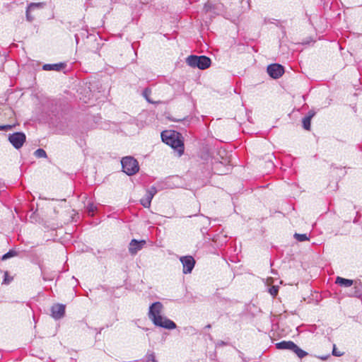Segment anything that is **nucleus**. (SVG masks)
I'll list each match as a JSON object with an SVG mask.
<instances>
[{"mask_svg":"<svg viewBox=\"0 0 362 362\" xmlns=\"http://www.w3.org/2000/svg\"><path fill=\"white\" fill-rule=\"evenodd\" d=\"M86 209L89 215L93 216L94 212L97 210V206L93 203H88Z\"/></svg>","mask_w":362,"mask_h":362,"instance_id":"obj_16","label":"nucleus"},{"mask_svg":"<svg viewBox=\"0 0 362 362\" xmlns=\"http://www.w3.org/2000/svg\"><path fill=\"white\" fill-rule=\"evenodd\" d=\"M291 351L293 353H295L298 356V357L300 358H303V357H305L308 355V353L306 351L301 349L296 344H294V347L292 348Z\"/></svg>","mask_w":362,"mask_h":362,"instance_id":"obj_15","label":"nucleus"},{"mask_svg":"<svg viewBox=\"0 0 362 362\" xmlns=\"http://www.w3.org/2000/svg\"><path fill=\"white\" fill-rule=\"evenodd\" d=\"M16 254V252L11 250L2 256V259L3 260L7 259L9 257L15 256Z\"/></svg>","mask_w":362,"mask_h":362,"instance_id":"obj_22","label":"nucleus"},{"mask_svg":"<svg viewBox=\"0 0 362 362\" xmlns=\"http://www.w3.org/2000/svg\"><path fill=\"white\" fill-rule=\"evenodd\" d=\"M327 357H328V356H320V357H319V358H320L321 360L325 361V360H326V359L327 358Z\"/></svg>","mask_w":362,"mask_h":362,"instance_id":"obj_28","label":"nucleus"},{"mask_svg":"<svg viewBox=\"0 0 362 362\" xmlns=\"http://www.w3.org/2000/svg\"><path fill=\"white\" fill-rule=\"evenodd\" d=\"M163 305L160 302H155L149 307L148 317L157 326L167 329L176 328V324L171 320L163 316Z\"/></svg>","mask_w":362,"mask_h":362,"instance_id":"obj_1","label":"nucleus"},{"mask_svg":"<svg viewBox=\"0 0 362 362\" xmlns=\"http://www.w3.org/2000/svg\"><path fill=\"white\" fill-rule=\"evenodd\" d=\"M183 267V273L190 274L195 265V260L192 256H183L180 258Z\"/></svg>","mask_w":362,"mask_h":362,"instance_id":"obj_6","label":"nucleus"},{"mask_svg":"<svg viewBox=\"0 0 362 362\" xmlns=\"http://www.w3.org/2000/svg\"><path fill=\"white\" fill-rule=\"evenodd\" d=\"M45 5L43 2L40 3H30L26 9V19L29 22H32L34 20V17L30 15V12L34 9L42 8Z\"/></svg>","mask_w":362,"mask_h":362,"instance_id":"obj_10","label":"nucleus"},{"mask_svg":"<svg viewBox=\"0 0 362 362\" xmlns=\"http://www.w3.org/2000/svg\"><path fill=\"white\" fill-rule=\"evenodd\" d=\"M267 73L273 78H279L284 73V67L277 64L269 65L267 66Z\"/></svg>","mask_w":362,"mask_h":362,"instance_id":"obj_7","label":"nucleus"},{"mask_svg":"<svg viewBox=\"0 0 362 362\" xmlns=\"http://www.w3.org/2000/svg\"><path fill=\"white\" fill-rule=\"evenodd\" d=\"M310 121H311V119L309 117H307L306 116L303 119L302 123H303V127L305 129L310 130Z\"/></svg>","mask_w":362,"mask_h":362,"instance_id":"obj_18","label":"nucleus"},{"mask_svg":"<svg viewBox=\"0 0 362 362\" xmlns=\"http://www.w3.org/2000/svg\"><path fill=\"white\" fill-rule=\"evenodd\" d=\"M75 38H76V42L78 43V37L77 35H75Z\"/></svg>","mask_w":362,"mask_h":362,"instance_id":"obj_29","label":"nucleus"},{"mask_svg":"<svg viewBox=\"0 0 362 362\" xmlns=\"http://www.w3.org/2000/svg\"><path fill=\"white\" fill-rule=\"evenodd\" d=\"M337 284L344 287H349L353 285V280L344 279L340 276H337L335 281Z\"/></svg>","mask_w":362,"mask_h":362,"instance_id":"obj_13","label":"nucleus"},{"mask_svg":"<svg viewBox=\"0 0 362 362\" xmlns=\"http://www.w3.org/2000/svg\"><path fill=\"white\" fill-rule=\"evenodd\" d=\"M151 200H152V195H151V194H146L145 197H143L142 199H141L140 202H141V204L144 207L149 208L150 206H151Z\"/></svg>","mask_w":362,"mask_h":362,"instance_id":"obj_14","label":"nucleus"},{"mask_svg":"<svg viewBox=\"0 0 362 362\" xmlns=\"http://www.w3.org/2000/svg\"><path fill=\"white\" fill-rule=\"evenodd\" d=\"M294 342L291 341H282L276 344V346L279 349H288L292 350V348L294 347Z\"/></svg>","mask_w":362,"mask_h":362,"instance_id":"obj_12","label":"nucleus"},{"mask_svg":"<svg viewBox=\"0 0 362 362\" xmlns=\"http://www.w3.org/2000/svg\"><path fill=\"white\" fill-rule=\"evenodd\" d=\"M146 241H137L135 239L131 240L129 247V251L132 255H136L138 251L141 250L145 245Z\"/></svg>","mask_w":362,"mask_h":362,"instance_id":"obj_9","label":"nucleus"},{"mask_svg":"<svg viewBox=\"0 0 362 362\" xmlns=\"http://www.w3.org/2000/svg\"><path fill=\"white\" fill-rule=\"evenodd\" d=\"M186 62L192 68H199L202 70L209 68L211 63L210 58L204 55H190L187 58Z\"/></svg>","mask_w":362,"mask_h":362,"instance_id":"obj_3","label":"nucleus"},{"mask_svg":"<svg viewBox=\"0 0 362 362\" xmlns=\"http://www.w3.org/2000/svg\"><path fill=\"white\" fill-rule=\"evenodd\" d=\"M8 272H5L4 274V283L6 284H8L10 283V281H11V279H8Z\"/></svg>","mask_w":362,"mask_h":362,"instance_id":"obj_25","label":"nucleus"},{"mask_svg":"<svg viewBox=\"0 0 362 362\" xmlns=\"http://www.w3.org/2000/svg\"><path fill=\"white\" fill-rule=\"evenodd\" d=\"M121 164L123 172L128 175H133L139 170L137 160L132 156L123 158L121 160Z\"/></svg>","mask_w":362,"mask_h":362,"instance_id":"obj_4","label":"nucleus"},{"mask_svg":"<svg viewBox=\"0 0 362 362\" xmlns=\"http://www.w3.org/2000/svg\"><path fill=\"white\" fill-rule=\"evenodd\" d=\"M315 115V112L313 110H310L308 112V115L306 117H309L311 119L314 117Z\"/></svg>","mask_w":362,"mask_h":362,"instance_id":"obj_27","label":"nucleus"},{"mask_svg":"<svg viewBox=\"0 0 362 362\" xmlns=\"http://www.w3.org/2000/svg\"><path fill=\"white\" fill-rule=\"evenodd\" d=\"M146 362H157L155 354L153 352H148L146 355Z\"/></svg>","mask_w":362,"mask_h":362,"instance_id":"obj_20","label":"nucleus"},{"mask_svg":"<svg viewBox=\"0 0 362 362\" xmlns=\"http://www.w3.org/2000/svg\"><path fill=\"white\" fill-rule=\"evenodd\" d=\"M65 63H58V64H45L42 66V69L44 71H59L66 67Z\"/></svg>","mask_w":362,"mask_h":362,"instance_id":"obj_11","label":"nucleus"},{"mask_svg":"<svg viewBox=\"0 0 362 362\" xmlns=\"http://www.w3.org/2000/svg\"><path fill=\"white\" fill-rule=\"evenodd\" d=\"M156 192H157L156 188L155 187H151V189H149L147 191L146 194H151L152 199H153L154 195L156 194Z\"/></svg>","mask_w":362,"mask_h":362,"instance_id":"obj_23","label":"nucleus"},{"mask_svg":"<svg viewBox=\"0 0 362 362\" xmlns=\"http://www.w3.org/2000/svg\"><path fill=\"white\" fill-rule=\"evenodd\" d=\"M293 236L295 239L299 242H303L309 240V238L307 235V234L295 233Z\"/></svg>","mask_w":362,"mask_h":362,"instance_id":"obj_17","label":"nucleus"},{"mask_svg":"<svg viewBox=\"0 0 362 362\" xmlns=\"http://www.w3.org/2000/svg\"><path fill=\"white\" fill-rule=\"evenodd\" d=\"M34 154L37 158H46L47 157V153H46L45 151L43 150L42 148L37 149L35 151Z\"/></svg>","mask_w":362,"mask_h":362,"instance_id":"obj_19","label":"nucleus"},{"mask_svg":"<svg viewBox=\"0 0 362 362\" xmlns=\"http://www.w3.org/2000/svg\"><path fill=\"white\" fill-rule=\"evenodd\" d=\"M162 141L177 151L180 156L184 152V144L180 139V134L175 131H163L161 133Z\"/></svg>","mask_w":362,"mask_h":362,"instance_id":"obj_2","label":"nucleus"},{"mask_svg":"<svg viewBox=\"0 0 362 362\" xmlns=\"http://www.w3.org/2000/svg\"><path fill=\"white\" fill-rule=\"evenodd\" d=\"M52 317L55 320L62 318L65 314V305L63 304H54L51 308Z\"/></svg>","mask_w":362,"mask_h":362,"instance_id":"obj_8","label":"nucleus"},{"mask_svg":"<svg viewBox=\"0 0 362 362\" xmlns=\"http://www.w3.org/2000/svg\"><path fill=\"white\" fill-rule=\"evenodd\" d=\"M279 292V286H273L269 288V293L273 296H276Z\"/></svg>","mask_w":362,"mask_h":362,"instance_id":"obj_21","label":"nucleus"},{"mask_svg":"<svg viewBox=\"0 0 362 362\" xmlns=\"http://www.w3.org/2000/svg\"><path fill=\"white\" fill-rule=\"evenodd\" d=\"M332 354L335 356H341L342 354L340 351H337L335 345H334Z\"/></svg>","mask_w":362,"mask_h":362,"instance_id":"obj_24","label":"nucleus"},{"mask_svg":"<svg viewBox=\"0 0 362 362\" xmlns=\"http://www.w3.org/2000/svg\"><path fill=\"white\" fill-rule=\"evenodd\" d=\"M11 128H12L11 125L0 126V130H7V129H11Z\"/></svg>","mask_w":362,"mask_h":362,"instance_id":"obj_26","label":"nucleus"},{"mask_svg":"<svg viewBox=\"0 0 362 362\" xmlns=\"http://www.w3.org/2000/svg\"><path fill=\"white\" fill-rule=\"evenodd\" d=\"M8 140L14 148L18 149L25 141V135L23 132H16L9 135Z\"/></svg>","mask_w":362,"mask_h":362,"instance_id":"obj_5","label":"nucleus"}]
</instances>
